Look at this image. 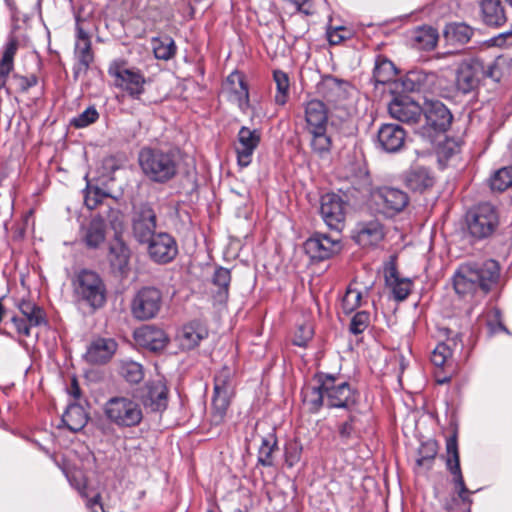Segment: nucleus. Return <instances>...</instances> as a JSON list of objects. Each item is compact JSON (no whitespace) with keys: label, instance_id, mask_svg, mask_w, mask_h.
Returning <instances> with one entry per match:
<instances>
[{"label":"nucleus","instance_id":"f257e3e1","mask_svg":"<svg viewBox=\"0 0 512 512\" xmlns=\"http://www.w3.org/2000/svg\"><path fill=\"white\" fill-rule=\"evenodd\" d=\"M500 267L497 261L489 259L483 263H465L453 275L455 292L464 299L477 295L485 296L498 283Z\"/></svg>","mask_w":512,"mask_h":512},{"label":"nucleus","instance_id":"f03ea898","mask_svg":"<svg viewBox=\"0 0 512 512\" xmlns=\"http://www.w3.org/2000/svg\"><path fill=\"white\" fill-rule=\"evenodd\" d=\"M502 64L501 59H496L489 64H485L479 57L463 59L455 71L454 85L457 93L476 98L485 78H491L495 82L500 81L503 76Z\"/></svg>","mask_w":512,"mask_h":512},{"label":"nucleus","instance_id":"7ed1b4c3","mask_svg":"<svg viewBox=\"0 0 512 512\" xmlns=\"http://www.w3.org/2000/svg\"><path fill=\"white\" fill-rule=\"evenodd\" d=\"M138 163L149 181L166 184L177 176L180 157L173 148L143 147L138 154Z\"/></svg>","mask_w":512,"mask_h":512},{"label":"nucleus","instance_id":"20e7f679","mask_svg":"<svg viewBox=\"0 0 512 512\" xmlns=\"http://www.w3.org/2000/svg\"><path fill=\"white\" fill-rule=\"evenodd\" d=\"M304 119L312 152L320 158H326L333 146L332 137L328 132L329 116L326 104L319 99L305 102Z\"/></svg>","mask_w":512,"mask_h":512},{"label":"nucleus","instance_id":"39448f33","mask_svg":"<svg viewBox=\"0 0 512 512\" xmlns=\"http://www.w3.org/2000/svg\"><path fill=\"white\" fill-rule=\"evenodd\" d=\"M73 296L76 302L87 305L95 311L107 302V287L95 271L82 269L72 279Z\"/></svg>","mask_w":512,"mask_h":512},{"label":"nucleus","instance_id":"423d86ee","mask_svg":"<svg viewBox=\"0 0 512 512\" xmlns=\"http://www.w3.org/2000/svg\"><path fill=\"white\" fill-rule=\"evenodd\" d=\"M106 419L118 428H134L143 419L140 404L132 398L115 396L106 401L103 407Z\"/></svg>","mask_w":512,"mask_h":512},{"label":"nucleus","instance_id":"0eeeda50","mask_svg":"<svg viewBox=\"0 0 512 512\" xmlns=\"http://www.w3.org/2000/svg\"><path fill=\"white\" fill-rule=\"evenodd\" d=\"M108 74L114 80V86L133 100H140L145 93L148 80L138 68H128L124 62L113 61L108 67Z\"/></svg>","mask_w":512,"mask_h":512},{"label":"nucleus","instance_id":"6e6552de","mask_svg":"<svg viewBox=\"0 0 512 512\" xmlns=\"http://www.w3.org/2000/svg\"><path fill=\"white\" fill-rule=\"evenodd\" d=\"M408 194L398 188L383 186L372 190L371 202L378 213L392 218L401 213L409 204Z\"/></svg>","mask_w":512,"mask_h":512},{"label":"nucleus","instance_id":"1a4fd4ad","mask_svg":"<svg viewBox=\"0 0 512 512\" xmlns=\"http://www.w3.org/2000/svg\"><path fill=\"white\" fill-rule=\"evenodd\" d=\"M163 302L162 292L152 286L139 289L130 303L132 316L141 321L155 318L161 310Z\"/></svg>","mask_w":512,"mask_h":512},{"label":"nucleus","instance_id":"9d476101","mask_svg":"<svg viewBox=\"0 0 512 512\" xmlns=\"http://www.w3.org/2000/svg\"><path fill=\"white\" fill-rule=\"evenodd\" d=\"M498 223V214L490 203L479 204L467 216L468 231L472 237L479 240L492 235Z\"/></svg>","mask_w":512,"mask_h":512},{"label":"nucleus","instance_id":"9b49d317","mask_svg":"<svg viewBox=\"0 0 512 512\" xmlns=\"http://www.w3.org/2000/svg\"><path fill=\"white\" fill-rule=\"evenodd\" d=\"M323 383L326 391V406L328 408L352 409L359 398V393L348 382L337 383V378L332 374L324 373Z\"/></svg>","mask_w":512,"mask_h":512},{"label":"nucleus","instance_id":"f8f14e48","mask_svg":"<svg viewBox=\"0 0 512 512\" xmlns=\"http://www.w3.org/2000/svg\"><path fill=\"white\" fill-rule=\"evenodd\" d=\"M446 453V468L452 475V483L455 486L458 497L460 498L463 504L471 506L472 499L470 495L473 494L474 492L470 491L467 488L464 481V477L460 466V456L456 432L446 440Z\"/></svg>","mask_w":512,"mask_h":512},{"label":"nucleus","instance_id":"ddd939ff","mask_svg":"<svg viewBox=\"0 0 512 512\" xmlns=\"http://www.w3.org/2000/svg\"><path fill=\"white\" fill-rule=\"evenodd\" d=\"M132 234L135 240L144 244L156 233L157 214L148 202L134 206L131 217Z\"/></svg>","mask_w":512,"mask_h":512},{"label":"nucleus","instance_id":"4468645a","mask_svg":"<svg viewBox=\"0 0 512 512\" xmlns=\"http://www.w3.org/2000/svg\"><path fill=\"white\" fill-rule=\"evenodd\" d=\"M347 207L341 196L328 193L321 197L320 215L331 230L339 233L345 226Z\"/></svg>","mask_w":512,"mask_h":512},{"label":"nucleus","instance_id":"2eb2a0df","mask_svg":"<svg viewBox=\"0 0 512 512\" xmlns=\"http://www.w3.org/2000/svg\"><path fill=\"white\" fill-rule=\"evenodd\" d=\"M145 244L150 259L158 264L170 263L178 254L177 242L167 232L155 233Z\"/></svg>","mask_w":512,"mask_h":512},{"label":"nucleus","instance_id":"dca6fc26","mask_svg":"<svg viewBox=\"0 0 512 512\" xmlns=\"http://www.w3.org/2000/svg\"><path fill=\"white\" fill-rule=\"evenodd\" d=\"M132 252L129 245L120 237H115L108 246L107 261L111 272L126 277L130 272Z\"/></svg>","mask_w":512,"mask_h":512},{"label":"nucleus","instance_id":"f3484780","mask_svg":"<svg viewBox=\"0 0 512 512\" xmlns=\"http://www.w3.org/2000/svg\"><path fill=\"white\" fill-rule=\"evenodd\" d=\"M261 141V133L257 129H250L242 126L237 134V144L235 152L237 155V164L241 168L248 167L252 162V157Z\"/></svg>","mask_w":512,"mask_h":512},{"label":"nucleus","instance_id":"a211bd4d","mask_svg":"<svg viewBox=\"0 0 512 512\" xmlns=\"http://www.w3.org/2000/svg\"><path fill=\"white\" fill-rule=\"evenodd\" d=\"M406 132L402 126L393 123L382 124L376 134L375 146L386 153L399 152L405 144Z\"/></svg>","mask_w":512,"mask_h":512},{"label":"nucleus","instance_id":"6ab92c4d","mask_svg":"<svg viewBox=\"0 0 512 512\" xmlns=\"http://www.w3.org/2000/svg\"><path fill=\"white\" fill-rule=\"evenodd\" d=\"M351 85L348 81L325 75L317 84V92L328 103L338 107L349 97Z\"/></svg>","mask_w":512,"mask_h":512},{"label":"nucleus","instance_id":"aec40b11","mask_svg":"<svg viewBox=\"0 0 512 512\" xmlns=\"http://www.w3.org/2000/svg\"><path fill=\"white\" fill-rule=\"evenodd\" d=\"M306 253L311 259L322 261L340 251L339 238H333L323 233H315L304 244Z\"/></svg>","mask_w":512,"mask_h":512},{"label":"nucleus","instance_id":"412c9836","mask_svg":"<svg viewBox=\"0 0 512 512\" xmlns=\"http://www.w3.org/2000/svg\"><path fill=\"white\" fill-rule=\"evenodd\" d=\"M425 117V129L434 132H445L452 123V113L441 101H428L422 108Z\"/></svg>","mask_w":512,"mask_h":512},{"label":"nucleus","instance_id":"4be33fe9","mask_svg":"<svg viewBox=\"0 0 512 512\" xmlns=\"http://www.w3.org/2000/svg\"><path fill=\"white\" fill-rule=\"evenodd\" d=\"M390 116L407 124L417 123L422 115V107L411 97L398 95L388 105Z\"/></svg>","mask_w":512,"mask_h":512},{"label":"nucleus","instance_id":"5701e85b","mask_svg":"<svg viewBox=\"0 0 512 512\" xmlns=\"http://www.w3.org/2000/svg\"><path fill=\"white\" fill-rule=\"evenodd\" d=\"M385 236L384 226L377 219L358 222L353 239L362 247L376 246Z\"/></svg>","mask_w":512,"mask_h":512},{"label":"nucleus","instance_id":"b1692460","mask_svg":"<svg viewBox=\"0 0 512 512\" xmlns=\"http://www.w3.org/2000/svg\"><path fill=\"white\" fill-rule=\"evenodd\" d=\"M117 342L112 338L98 337L90 342L84 359L92 365L107 363L117 350Z\"/></svg>","mask_w":512,"mask_h":512},{"label":"nucleus","instance_id":"393cba45","mask_svg":"<svg viewBox=\"0 0 512 512\" xmlns=\"http://www.w3.org/2000/svg\"><path fill=\"white\" fill-rule=\"evenodd\" d=\"M323 377V372L315 374L313 383L306 385L301 392L303 403L312 413L318 412L326 405V391H324L323 386L325 379Z\"/></svg>","mask_w":512,"mask_h":512},{"label":"nucleus","instance_id":"a878e982","mask_svg":"<svg viewBox=\"0 0 512 512\" xmlns=\"http://www.w3.org/2000/svg\"><path fill=\"white\" fill-rule=\"evenodd\" d=\"M134 337L140 346L155 352L163 350L169 342L166 333L153 325H145L137 329Z\"/></svg>","mask_w":512,"mask_h":512},{"label":"nucleus","instance_id":"bb28decb","mask_svg":"<svg viewBox=\"0 0 512 512\" xmlns=\"http://www.w3.org/2000/svg\"><path fill=\"white\" fill-rule=\"evenodd\" d=\"M75 55L78 61L75 68V74L80 71L86 72L94 61V54L92 51V43L90 35L79 25L76 24V43Z\"/></svg>","mask_w":512,"mask_h":512},{"label":"nucleus","instance_id":"cd10ccee","mask_svg":"<svg viewBox=\"0 0 512 512\" xmlns=\"http://www.w3.org/2000/svg\"><path fill=\"white\" fill-rule=\"evenodd\" d=\"M144 404L154 412H163L168 405V388L165 381L158 379L147 383Z\"/></svg>","mask_w":512,"mask_h":512},{"label":"nucleus","instance_id":"c85d7f7f","mask_svg":"<svg viewBox=\"0 0 512 512\" xmlns=\"http://www.w3.org/2000/svg\"><path fill=\"white\" fill-rule=\"evenodd\" d=\"M82 240L89 248H98L106 237V223L102 217H94L81 227Z\"/></svg>","mask_w":512,"mask_h":512},{"label":"nucleus","instance_id":"c756f323","mask_svg":"<svg viewBox=\"0 0 512 512\" xmlns=\"http://www.w3.org/2000/svg\"><path fill=\"white\" fill-rule=\"evenodd\" d=\"M207 336V328L198 321H192L184 325L178 334L181 347L187 350L198 346L201 340Z\"/></svg>","mask_w":512,"mask_h":512},{"label":"nucleus","instance_id":"7c9ffc66","mask_svg":"<svg viewBox=\"0 0 512 512\" xmlns=\"http://www.w3.org/2000/svg\"><path fill=\"white\" fill-rule=\"evenodd\" d=\"M20 315L27 322L28 326L38 328L48 323L45 310L36 303L22 299L17 303Z\"/></svg>","mask_w":512,"mask_h":512},{"label":"nucleus","instance_id":"2f4dec72","mask_svg":"<svg viewBox=\"0 0 512 512\" xmlns=\"http://www.w3.org/2000/svg\"><path fill=\"white\" fill-rule=\"evenodd\" d=\"M482 20L487 26L500 27L507 21L500 0H483L481 3Z\"/></svg>","mask_w":512,"mask_h":512},{"label":"nucleus","instance_id":"473e14b6","mask_svg":"<svg viewBox=\"0 0 512 512\" xmlns=\"http://www.w3.org/2000/svg\"><path fill=\"white\" fill-rule=\"evenodd\" d=\"M18 50V40L10 36L4 46L3 54L0 59V90L5 88L7 78L14 68V57Z\"/></svg>","mask_w":512,"mask_h":512},{"label":"nucleus","instance_id":"72a5a7b5","mask_svg":"<svg viewBox=\"0 0 512 512\" xmlns=\"http://www.w3.org/2000/svg\"><path fill=\"white\" fill-rule=\"evenodd\" d=\"M61 420L68 430L78 432L86 426L88 415L82 406L73 403L68 405Z\"/></svg>","mask_w":512,"mask_h":512},{"label":"nucleus","instance_id":"f704fd0d","mask_svg":"<svg viewBox=\"0 0 512 512\" xmlns=\"http://www.w3.org/2000/svg\"><path fill=\"white\" fill-rule=\"evenodd\" d=\"M406 185L414 191H424L434 185V177L425 167H414L406 175Z\"/></svg>","mask_w":512,"mask_h":512},{"label":"nucleus","instance_id":"c9c22d12","mask_svg":"<svg viewBox=\"0 0 512 512\" xmlns=\"http://www.w3.org/2000/svg\"><path fill=\"white\" fill-rule=\"evenodd\" d=\"M227 85L235 94L240 109L245 110L249 105V89L244 75L238 71L232 72L227 77Z\"/></svg>","mask_w":512,"mask_h":512},{"label":"nucleus","instance_id":"e433bc0d","mask_svg":"<svg viewBox=\"0 0 512 512\" xmlns=\"http://www.w3.org/2000/svg\"><path fill=\"white\" fill-rule=\"evenodd\" d=\"M386 283L392 289L393 297L397 301L405 300L411 292L412 281L408 278H400L396 268H391L389 274L386 275Z\"/></svg>","mask_w":512,"mask_h":512},{"label":"nucleus","instance_id":"4c0bfd02","mask_svg":"<svg viewBox=\"0 0 512 512\" xmlns=\"http://www.w3.org/2000/svg\"><path fill=\"white\" fill-rule=\"evenodd\" d=\"M474 34V29L461 22L449 23L445 26L444 36L447 41L464 45L468 43Z\"/></svg>","mask_w":512,"mask_h":512},{"label":"nucleus","instance_id":"58836bf2","mask_svg":"<svg viewBox=\"0 0 512 512\" xmlns=\"http://www.w3.org/2000/svg\"><path fill=\"white\" fill-rule=\"evenodd\" d=\"M395 75L396 67L393 62L382 55H378L373 69V81L375 84H386L392 81Z\"/></svg>","mask_w":512,"mask_h":512},{"label":"nucleus","instance_id":"ea45409f","mask_svg":"<svg viewBox=\"0 0 512 512\" xmlns=\"http://www.w3.org/2000/svg\"><path fill=\"white\" fill-rule=\"evenodd\" d=\"M232 394L213 391L211 420L215 425L223 422Z\"/></svg>","mask_w":512,"mask_h":512},{"label":"nucleus","instance_id":"a19ab883","mask_svg":"<svg viewBox=\"0 0 512 512\" xmlns=\"http://www.w3.org/2000/svg\"><path fill=\"white\" fill-rule=\"evenodd\" d=\"M414 42L418 49L433 50L438 42V32L430 26L420 27L415 31Z\"/></svg>","mask_w":512,"mask_h":512},{"label":"nucleus","instance_id":"79ce46f5","mask_svg":"<svg viewBox=\"0 0 512 512\" xmlns=\"http://www.w3.org/2000/svg\"><path fill=\"white\" fill-rule=\"evenodd\" d=\"M152 49L157 59L167 61L174 57L177 47L171 37L163 36L152 39Z\"/></svg>","mask_w":512,"mask_h":512},{"label":"nucleus","instance_id":"37998d69","mask_svg":"<svg viewBox=\"0 0 512 512\" xmlns=\"http://www.w3.org/2000/svg\"><path fill=\"white\" fill-rule=\"evenodd\" d=\"M277 448V438L271 433L267 437L262 438L261 446L258 450V464L264 467L273 466V452Z\"/></svg>","mask_w":512,"mask_h":512},{"label":"nucleus","instance_id":"c03bdc74","mask_svg":"<svg viewBox=\"0 0 512 512\" xmlns=\"http://www.w3.org/2000/svg\"><path fill=\"white\" fill-rule=\"evenodd\" d=\"M212 282L215 286L219 287L217 296L221 301H226L228 298L229 285L231 282L230 270L224 267H218L213 274Z\"/></svg>","mask_w":512,"mask_h":512},{"label":"nucleus","instance_id":"a18cd8bd","mask_svg":"<svg viewBox=\"0 0 512 512\" xmlns=\"http://www.w3.org/2000/svg\"><path fill=\"white\" fill-rule=\"evenodd\" d=\"M492 190L502 192L512 185V166L495 171L489 180Z\"/></svg>","mask_w":512,"mask_h":512},{"label":"nucleus","instance_id":"49530a36","mask_svg":"<svg viewBox=\"0 0 512 512\" xmlns=\"http://www.w3.org/2000/svg\"><path fill=\"white\" fill-rule=\"evenodd\" d=\"M437 455V443L429 440L421 444L418 450V458L416 464L419 467L430 469Z\"/></svg>","mask_w":512,"mask_h":512},{"label":"nucleus","instance_id":"de8ad7c7","mask_svg":"<svg viewBox=\"0 0 512 512\" xmlns=\"http://www.w3.org/2000/svg\"><path fill=\"white\" fill-rule=\"evenodd\" d=\"M234 376V371L232 368L228 366H223L214 377V391L218 392H226L232 394L233 385L232 379Z\"/></svg>","mask_w":512,"mask_h":512},{"label":"nucleus","instance_id":"09e8293b","mask_svg":"<svg viewBox=\"0 0 512 512\" xmlns=\"http://www.w3.org/2000/svg\"><path fill=\"white\" fill-rule=\"evenodd\" d=\"M273 79L277 88V92L275 94V102L278 105H284L287 102L290 87L289 77L285 72L281 70H275L273 72Z\"/></svg>","mask_w":512,"mask_h":512},{"label":"nucleus","instance_id":"8fccbe9b","mask_svg":"<svg viewBox=\"0 0 512 512\" xmlns=\"http://www.w3.org/2000/svg\"><path fill=\"white\" fill-rule=\"evenodd\" d=\"M119 373L129 383H139L144 376L142 366L134 361H123Z\"/></svg>","mask_w":512,"mask_h":512},{"label":"nucleus","instance_id":"3c124183","mask_svg":"<svg viewBox=\"0 0 512 512\" xmlns=\"http://www.w3.org/2000/svg\"><path fill=\"white\" fill-rule=\"evenodd\" d=\"M99 119V113L95 106L87 107L82 113L72 118L70 124L75 128H85Z\"/></svg>","mask_w":512,"mask_h":512},{"label":"nucleus","instance_id":"603ef678","mask_svg":"<svg viewBox=\"0 0 512 512\" xmlns=\"http://www.w3.org/2000/svg\"><path fill=\"white\" fill-rule=\"evenodd\" d=\"M452 357V349L448 344L441 342L436 345L431 353V362L437 367L445 366Z\"/></svg>","mask_w":512,"mask_h":512},{"label":"nucleus","instance_id":"864d4df0","mask_svg":"<svg viewBox=\"0 0 512 512\" xmlns=\"http://www.w3.org/2000/svg\"><path fill=\"white\" fill-rule=\"evenodd\" d=\"M67 479L72 487H74L83 498H88L92 493L87 486V480L81 471H73L66 474Z\"/></svg>","mask_w":512,"mask_h":512},{"label":"nucleus","instance_id":"5fc2aeb1","mask_svg":"<svg viewBox=\"0 0 512 512\" xmlns=\"http://www.w3.org/2000/svg\"><path fill=\"white\" fill-rule=\"evenodd\" d=\"M362 293L353 288H348L342 299L344 313L349 314L361 306Z\"/></svg>","mask_w":512,"mask_h":512},{"label":"nucleus","instance_id":"6e6d98bb","mask_svg":"<svg viewBox=\"0 0 512 512\" xmlns=\"http://www.w3.org/2000/svg\"><path fill=\"white\" fill-rule=\"evenodd\" d=\"M303 447L297 440H292L285 445V463L288 467H294L302 456Z\"/></svg>","mask_w":512,"mask_h":512},{"label":"nucleus","instance_id":"4d7b16f0","mask_svg":"<svg viewBox=\"0 0 512 512\" xmlns=\"http://www.w3.org/2000/svg\"><path fill=\"white\" fill-rule=\"evenodd\" d=\"M460 151L459 143L451 138H445L443 141L439 142L436 153L439 160H448L453 155Z\"/></svg>","mask_w":512,"mask_h":512},{"label":"nucleus","instance_id":"13d9d810","mask_svg":"<svg viewBox=\"0 0 512 512\" xmlns=\"http://www.w3.org/2000/svg\"><path fill=\"white\" fill-rule=\"evenodd\" d=\"M10 324L17 333L19 337V342L21 344L24 342L25 338H30L33 336V330L35 328L33 326H28L27 322L23 319L21 315L11 316Z\"/></svg>","mask_w":512,"mask_h":512},{"label":"nucleus","instance_id":"bf43d9fd","mask_svg":"<svg viewBox=\"0 0 512 512\" xmlns=\"http://www.w3.org/2000/svg\"><path fill=\"white\" fill-rule=\"evenodd\" d=\"M370 325V313L359 311L350 321L349 331L354 335L362 334Z\"/></svg>","mask_w":512,"mask_h":512},{"label":"nucleus","instance_id":"052dcab7","mask_svg":"<svg viewBox=\"0 0 512 512\" xmlns=\"http://www.w3.org/2000/svg\"><path fill=\"white\" fill-rule=\"evenodd\" d=\"M105 197H107V194L100 188L88 186L85 190L84 203L88 209L93 210Z\"/></svg>","mask_w":512,"mask_h":512},{"label":"nucleus","instance_id":"680f3d73","mask_svg":"<svg viewBox=\"0 0 512 512\" xmlns=\"http://www.w3.org/2000/svg\"><path fill=\"white\" fill-rule=\"evenodd\" d=\"M355 416L350 415L349 418L338 426V434L344 444L357 437L354 427Z\"/></svg>","mask_w":512,"mask_h":512},{"label":"nucleus","instance_id":"e2e57ef3","mask_svg":"<svg viewBox=\"0 0 512 512\" xmlns=\"http://www.w3.org/2000/svg\"><path fill=\"white\" fill-rule=\"evenodd\" d=\"M13 79L17 85V88L21 92L28 91L31 87L35 86L38 82V79L35 75H31L29 77L14 75Z\"/></svg>","mask_w":512,"mask_h":512},{"label":"nucleus","instance_id":"0e129e2a","mask_svg":"<svg viewBox=\"0 0 512 512\" xmlns=\"http://www.w3.org/2000/svg\"><path fill=\"white\" fill-rule=\"evenodd\" d=\"M487 43L489 46H497V47H503L505 45L512 44V29L490 38L487 41Z\"/></svg>","mask_w":512,"mask_h":512},{"label":"nucleus","instance_id":"69168bd1","mask_svg":"<svg viewBox=\"0 0 512 512\" xmlns=\"http://www.w3.org/2000/svg\"><path fill=\"white\" fill-rule=\"evenodd\" d=\"M420 75L417 72H409L403 80V86L406 90L415 91L420 88Z\"/></svg>","mask_w":512,"mask_h":512},{"label":"nucleus","instance_id":"338daca9","mask_svg":"<svg viewBox=\"0 0 512 512\" xmlns=\"http://www.w3.org/2000/svg\"><path fill=\"white\" fill-rule=\"evenodd\" d=\"M346 28L339 26L327 31L328 41L332 45H337L347 38L343 32H346Z\"/></svg>","mask_w":512,"mask_h":512},{"label":"nucleus","instance_id":"774afa93","mask_svg":"<svg viewBox=\"0 0 512 512\" xmlns=\"http://www.w3.org/2000/svg\"><path fill=\"white\" fill-rule=\"evenodd\" d=\"M300 332L303 335L296 334L293 339V344L299 347H305L312 337V331L309 327H300Z\"/></svg>","mask_w":512,"mask_h":512}]
</instances>
